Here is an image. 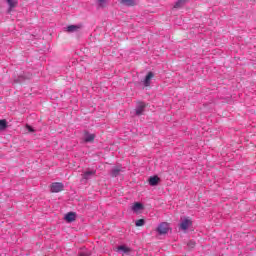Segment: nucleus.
I'll use <instances>...</instances> for the list:
<instances>
[{
    "label": "nucleus",
    "mask_w": 256,
    "mask_h": 256,
    "mask_svg": "<svg viewBox=\"0 0 256 256\" xmlns=\"http://www.w3.org/2000/svg\"><path fill=\"white\" fill-rule=\"evenodd\" d=\"M143 210V204H141L140 202H135L132 206V211H134V213H138V211Z\"/></svg>",
    "instance_id": "obj_12"
},
{
    "label": "nucleus",
    "mask_w": 256,
    "mask_h": 256,
    "mask_svg": "<svg viewBox=\"0 0 256 256\" xmlns=\"http://www.w3.org/2000/svg\"><path fill=\"white\" fill-rule=\"evenodd\" d=\"M183 5H185V0H178L174 5V9H181Z\"/></svg>",
    "instance_id": "obj_14"
},
{
    "label": "nucleus",
    "mask_w": 256,
    "mask_h": 256,
    "mask_svg": "<svg viewBox=\"0 0 256 256\" xmlns=\"http://www.w3.org/2000/svg\"><path fill=\"white\" fill-rule=\"evenodd\" d=\"M27 129H28V131H30V133H33V131H34L31 126H27Z\"/></svg>",
    "instance_id": "obj_21"
},
{
    "label": "nucleus",
    "mask_w": 256,
    "mask_h": 256,
    "mask_svg": "<svg viewBox=\"0 0 256 256\" xmlns=\"http://www.w3.org/2000/svg\"><path fill=\"white\" fill-rule=\"evenodd\" d=\"M84 141L86 143H93L95 141V134H88L85 136Z\"/></svg>",
    "instance_id": "obj_13"
},
{
    "label": "nucleus",
    "mask_w": 256,
    "mask_h": 256,
    "mask_svg": "<svg viewBox=\"0 0 256 256\" xmlns=\"http://www.w3.org/2000/svg\"><path fill=\"white\" fill-rule=\"evenodd\" d=\"M187 245H188L189 249H194L196 243H195V241L190 240V241H188Z\"/></svg>",
    "instance_id": "obj_19"
},
{
    "label": "nucleus",
    "mask_w": 256,
    "mask_h": 256,
    "mask_svg": "<svg viewBox=\"0 0 256 256\" xmlns=\"http://www.w3.org/2000/svg\"><path fill=\"white\" fill-rule=\"evenodd\" d=\"M153 77H155V74H153V72H148L144 79V87H149L151 85V79H153Z\"/></svg>",
    "instance_id": "obj_7"
},
{
    "label": "nucleus",
    "mask_w": 256,
    "mask_h": 256,
    "mask_svg": "<svg viewBox=\"0 0 256 256\" xmlns=\"http://www.w3.org/2000/svg\"><path fill=\"white\" fill-rule=\"evenodd\" d=\"M81 29V25H70L66 28L68 33H75V31H79Z\"/></svg>",
    "instance_id": "obj_11"
},
{
    "label": "nucleus",
    "mask_w": 256,
    "mask_h": 256,
    "mask_svg": "<svg viewBox=\"0 0 256 256\" xmlns=\"http://www.w3.org/2000/svg\"><path fill=\"white\" fill-rule=\"evenodd\" d=\"M119 173H121V168H114L112 170V177H117V175H119Z\"/></svg>",
    "instance_id": "obj_17"
},
{
    "label": "nucleus",
    "mask_w": 256,
    "mask_h": 256,
    "mask_svg": "<svg viewBox=\"0 0 256 256\" xmlns=\"http://www.w3.org/2000/svg\"><path fill=\"white\" fill-rule=\"evenodd\" d=\"M64 187L65 186L63 185V183L54 182L51 185V191H52V193H61V191H63Z\"/></svg>",
    "instance_id": "obj_3"
},
{
    "label": "nucleus",
    "mask_w": 256,
    "mask_h": 256,
    "mask_svg": "<svg viewBox=\"0 0 256 256\" xmlns=\"http://www.w3.org/2000/svg\"><path fill=\"white\" fill-rule=\"evenodd\" d=\"M117 251H121L124 255H129V253H131V248L125 245H121L117 247Z\"/></svg>",
    "instance_id": "obj_10"
},
{
    "label": "nucleus",
    "mask_w": 256,
    "mask_h": 256,
    "mask_svg": "<svg viewBox=\"0 0 256 256\" xmlns=\"http://www.w3.org/2000/svg\"><path fill=\"white\" fill-rule=\"evenodd\" d=\"M97 171L92 170V171H86L82 174V181H89L92 177H95V174Z\"/></svg>",
    "instance_id": "obj_4"
},
{
    "label": "nucleus",
    "mask_w": 256,
    "mask_h": 256,
    "mask_svg": "<svg viewBox=\"0 0 256 256\" xmlns=\"http://www.w3.org/2000/svg\"><path fill=\"white\" fill-rule=\"evenodd\" d=\"M120 3L126 7H134V5H137V0H120Z\"/></svg>",
    "instance_id": "obj_9"
},
{
    "label": "nucleus",
    "mask_w": 256,
    "mask_h": 256,
    "mask_svg": "<svg viewBox=\"0 0 256 256\" xmlns=\"http://www.w3.org/2000/svg\"><path fill=\"white\" fill-rule=\"evenodd\" d=\"M100 7H105V3H107V0H97Z\"/></svg>",
    "instance_id": "obj_20"
},
{
    "label": "nucleus",
    "mask_w": 256,
    "mask_h": 256,
    "mask_svg": "<svg viewBox=\"0 0 256 256\" xmlns=\"http://www.w3.org/2000/svg\"><path fill=\"white\" fill-rule=\"evenodd\" d=\"M159 235H167L169 233V223L163 222L157 227Z\"/></svg>",
    "instance_id": "obj_2"
},
{
    "label": "nucleus",
    "mask_w": 256,
    "mask_h": 256,
    "mask_svg": "<svg viewBox=\"0 0 256 256\" xmlns=\"http://www.w3.org/2000/svg\"><path fill=\"white\" fill-rule=\"evenodd\" d=\"M189 227H191V220H189V218H185L180 223V229H182V231H187V229H189Z\"/></svg>",
    "instance_id": "obj_6"
},
{
    "label": "nucleus",
    "mask_w": 256,
    "mask_h": 256,
    "mask_svg": "<svg viewBox=\"0 0 256 256\" xmlns=\"http://www.w3.org/2000/svg\"><path fill=\"white\" fill-rule=\"evenodd\" d=\"M65 221H67V223H73V221H75L77 219V213L75 212H68L65 217H64Z\"/></svg>",
    "instance_id": "obj_5"
},
{
    "label": "nucleus",
    "mask_w": 256,
    "mask_h": 256,
    "mask_svg": "<svg viewBox=\"0 0 256 256\" xmlns=\"http://www.w3.org/2000/svg\"><path fill=\"white\" fill-rule=\"evenodd\" d=\"M4 129H7V120L5 119L0 120V131H3Z\"/></svg>",
    "instance_id": "obj_15"
},
{
    "label": "nucleus",
    "mask_w": 256,
    "mask_h": 256,
    "mask_svg": "<svg viewBox=\"0 0 256 256\" xmlns=\"http://www.w3.org/2000/svg\"><path fill=\"white\" fill-rule=\"evenodd\" d=\"M10 9H13L14 7H17V1L16 0H6Z\"/></svg>",
    "instance_id": "obj_16"
},
{
    "label": "nucleus",
    "mask_w": 256,
    "mask_h": 256,
    "mask_svg": "<svg viewBox=\"0 0 256 256\" xmlns=\"http://www.w3.org/2000/svg\"><path fill=\"white\" fill-rule=\"evenodd\" d=\"M159 181H161V178H159V176H151L148 179V183L149 185H151L152 187H155V185L159 184Z\"/></svg>",
    "instance_id": "obj_8"
},
{
    "label": "nucleus",
    "mask_w": 256,
    "mask_h": 256,
    "mask_svg": "<svg viewBox=\"0 0 256 256\" xmlns=\"http://www.w3.org/2000/svg\"><path fill=\"white\" fill-rule=\"evenodd\" d=\"M147 108V104L145 102H138L135 113L138 117H141V115H145V109Z\"/></svg>",
    "instance_id": "obj_1"
},
{
    "label": "nucleus",
    "mask_w": 256,
    "mask_h": 256,
    "mask_svg": "<svg viewBox=\"0 0 256 256\" xmlns=\"http://www.w3.org/2000/svg\"><path fill=\"white\" fill-rule=\"evenodd\" d=\"M143 225H145L144 219H139L136 221V227H143Z\"/></svg>",
    "instance_id": "obj_18"
}]
</instances>
